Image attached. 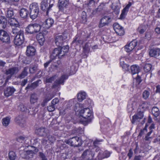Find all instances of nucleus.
I'll return each mask as SVG.
<instances>
[{
    "instance_id": "14",
    "label": "nucleus",
    "mask_w": 160,
    "mask_h": 160,
    "mask_svg": "<svg viewBox=\"0 0 160 160\" xmlns=\"http://www.w3.org/2000/svg\"><path fill=\"white\" fill-rule=\"evenodd\" d=\"M61 54L60 47L55 48L50 55V58L51 59H54L57 57L58 56L59 58H61L62 56L61 55Z\"/></svg>"
},
{
    "instance_id": "16",
    "label": "nucleus",
    "mask_w": 160,
    "mask_h": 160,
    "mask_svg": "<svg viewBox=\"0 0 160 160\" xmlns=\"http://www.w3.org/2000/svg\"><path fill=\"white\" fill-rule=\"evenodd\" d=\"M143 117V111L138 110V113L134 115L133 117L132 120V123L134 124L135 122L139 121Z\"/></svg>"
},
{
    "instance_id": "28",
    "label": "nucleus",
    "mask_w": 160,
    "mask_h": 160,
    "mask_svg": "<svg viewBox=\"0 0 160 160\" xmlns=\"http://www.w3.org/2000/svg\"><path fill=\"white\" fill-rule=\"evenodd\" d=\"M120 5L119 3H112V8L114 10V11L116 14H118L119 13L120 11Z\"/></svg>"
},
{
    "instance_id": "32",
    "label": "nucleus",
    "mask_w": 160,
    "mask_h": 160,
    "mask_svg": "<svg viewBox=\"0 0 160 160\" xmlns=\"http://www.w3.org/2000/svg\"><path fill=\"white\" fill-rule=\"evenodd\" d=\"M69 49V46L68 45H66L61 48L60 47V49L61 52V55L62 56V57L64 56L66 53L68 52Z\"/></svg>"
},
{
    "instance_id": "8",
    "label": "nucleus",
    "mask_w": 160,
    "mask_h": 160,
    "mask_svg": "<svg viewBox=\"0 0 160 160\" xmlns=\"http://www.w3.org/2000/svg\"><path fill=\"white\" fill-rule=\"evenodd\" d=\"M24 40V33L22 30L20 31L19 34H18L14 38V42L17 46L21 45Z\"/></svg>"
},
{
    "instance_id": "64",
    "label": "nucleus",
    "mask_w": 160,
    "mask_h": 160,
    "mask_svg": "<svg viewBox=\"0 0 160 160\" xmlns=\"http://www.w3.org/2000/svg\"><path fill=\"white\" fill-rule=\"evenodd\" d=\"M59 100L58 98H56L53 99L51 102L52 104L54 106L55 105L57 104L59 102Z\"/></svg>"
},
{
    "instance_id": "42",
    "label": "nucleus",
    "mask_w": 160,
    "mask_h": 160,
    "mask_svg": "<svg viewBox=\"0 0 160 160\" xmlns=\"http://www.w3.org/2000/svg\"><path fill=\"white\" fill-rule=\"evenodd\" d=\"M38 65L35 64L31 66L29 68L30 73H33L38 69Z\"/></svg>"
},
{
    "instance_id": "48",
    "label": "nucleus",
    "mask_w": 160,
    "mask_h": 160,
    "mask_svg": "<svg viewBox=\"0 0 160 160\" xmlns=\"http://www.w3.org/2000/svg\"><path fill=\"white\" fill-rule=\"evenodd\" d=\"M56 76L54 75L49 78H47L46 79V83H52L56 79Z\"/></svg>"
},
{
    "instance_id": "17",
    "label": "nucleus",
    "mask_w": 160,
    "mask_h": 160,
    "mask_svg": "<svg viewBox=\"0 0 160 160\" xmlns=\"http://www.w3.org/2000/svg\"><path fill=\"white\" fill-rule=\"evenodd\" d=\"M106 3L104 2L101 3L98 8L95 10L92 11V14L94 15L97 13L99 14V13L102 12L106 8Z\"/></svg>"
},
{
    "instance_id": "58",
    "label": "nucleus",
    "mask_w": 160,
    "mask_h": 160,
    "mask_svg": "<svg viewBox=\"0 0 160 160\" xmlns=\"http://www.w3.org/2000/svg\"><path fill=\"white\" fill-rule=\"evenodd\" d=\"M152 131V130H151V131H150V132L147 133L144 138L146 141H149L150 139L151 138L150 137V136Z\"/></svg>"
},
{
    "instance_id": "13",
    "label": "nucleus",
    "mask_w": 160,
    "mask_h": 160,
    "mask_svg": "<svg viewBox=\"0 0 160 160\" xmlns=\"http://www.w3.org/2000/svg\"><path fill=\"white\" fill-rule=\"evenodd\" d=\"M87 39H84L82 36L77 34L75 36L72 42V44H75L76 45H79L82 44Z\"/></svg>"
},
{
    "instance_id": "63",
    "label": "nucleus",
    "mask_w": 160,
    "mask_h": 160,
    "mask_svg": "<svg viewBox=\"0 0 160 160\" xmlns=\"http://www.w3.org/2000/svg\"><path fill=\"white\" fill-rule=\"evenodd\" d=\"M20 108V110L22 112L26 111L27 110L26 107L23 104H21L19 105Z\"/></svg>"
},
{
    "instance_id": "59",
    "label": "nucleus",
    "mask_w": 160,
    "mask_h": 160,
    "mask_svg": "<svg viewBox=\"0 0 160 160\" xmlns=\"http://www.w3.org/2000/svg\"><path fill=\"white\" fill-rule=\"evenodd\" d=\"M102 142V140L96 139L93 142V144L95 147H97L98 144H99L100 142Z\"/></svg>"
},
{
    "instance_id": "60",
    "label": "nucleus",
    "mask_w": 160,
    "mask_h": 160,
    "mask_svg": "<svg viewBox=\"0 0 160 160\" xmlns=\"http://www.w3.org/2000/svg\"><path fill=\"white\" fill-rule=\"evenodd\" d=\"M68 108H66L64 109L61 110L60 111V114L61 115H64L68 111Z\"/></svg>"
},
{
    "instance_id": "35",
    "label": "nucleus",
    "mask_w": 160,
    "mask_h": 160,
    "mask_svg": "<svg viewBox=\"0 0 160 160\" xmlns=\"http://www.w3.org/2000/svg\"><path fill=\"white\" fill-rule=\"evenodd\" d=\"M11 26L14 27L20 26L19 23L16 20L13 18H11L8 21Z\"/></svg>"
},
{
    "instance_id": "24",
    "label": "nucleus",
    "mask_w": 160,
    "mask_h": 160,
    "mask_svg": "<svg viewBox=\"0 0 160 160\" xmlns=\"http://www.w3.org/2000/svg\"><path fill=\"white\" fill-rule=\"evenodd\" d=\"M53 23V20L51 18H49L45 20L44 24L46 28L48 29L52 26Z\"/></svg>"
},
{
    "instance_id": "36",
    "label": "nucleus",
    "mask_w": 160,
    "mask_h": 160,
    "mask_svg": "<svg viewBox=\"0 0 160 160\" xmlns=\"http://www.w3.org/2000/svg\"><path fill=\"white\" fill-rule=\"evenodd\" d=\"M131 5V3H129L122 10V13L120 15V18H122L126 13L128 12V9Z\"/></svg>"
},
{
    "instance_id": "25",
    "label": "nucleus",
    "mask_w": 160,
    "mask_h": 160,
    "mask_svg": "<svg viewBox=\"0 0 160 160\" xmlns=\"http://www.w3.org/2000/svg\"><path fill=\"white\" fill-rule=\"evenodd\" d=\"M36 39L41 45L42 46L43 45L45 39L42 33H39L37 34Z\"/></svg>"
},
{
    "instance_id": "4",
    "label": "nucleus",
    "mask_w": 160,
    "mask_h": 160,
    "mask_svg": "<svg viewBox=\"0 0 160 160\" xmlns=\"http://www.w3.org/2000/svg\"><path fill=\"white\" fill-rule=\"evenodd\" d=\"M41 28V26L38 24H30L26 28L25 31L28 33L32 34L39 32Z\"/></svg>"
},
{
    "instance_id": "46",
    "label": "nucleus",
    "mask_w": 160,
    "mask_h": 160,
    "mask_svg": "<svg viewBox=\"0 0 160 160\" xmlns=\"http://www.w3.org/2000/svg\"><path fill=\"white\" fill-rule=\"evenodd\" d=\"M146 30L145 26L141 25L137 29V31L140 34L143 33Z\"/></svg>"
},
{
    "instance_id": "20",
    "label": "nucleus",
    "mask_w": 160,
    "mask_h": 160,
    "mask_svg": "<svg viewBox=\"0 0 160 160\" xmlns=\"http://www.w3.org/2000/svg\"><path fill=\"white\" fill-rule=\"evenodd\" d=\"M35 49L33 46H28L26 51V55L27 56H33L35 54Z\"/></svg>"
},
{
    "instance_id": "43",
    "label": "nucleus",
    "mask_w": 160,
    "mask_h": 160,
    "mask_svg": "<svg viewBox=\"0 0 160 160\" xmlns=\"http://www.w3.org/2000/svg\"><path fill=\"white\" fill-rule=\"evenodd\" d=\"M41 143L42 145L45 148H48L49 147V142L45 139H43L42 140Z\"/></svg>"
},
{
    "instance_id": "39",
    "label": "nucleus",
    "mask_w": 160,
    "mask_h": 160,
    "mask_svg": "<svg viewBox=\"0 0 160 160\" xmlns=\"http://www.w3.org/2000/svg\"><path fill=\"white\" fill-rule=\"evenodd\" d=\"M5 15L6 17L8 18H12L13 15V12L12 9L8 8L6 11Z\"/></svg>"
},
{
    "instance_id": "51",
    "label": "nucleus",
    "mask_w": 160,
    "mask_h": 160,
    "mask_svg": "<svg viewBox=\"0 0 160 160\" xmlns=\"http://www.w3.org/2000/svg\"><path fill=\"white\" fill-rule=\"evenodd\" d=\"M20 26L18 27H15L13 28L12 30V32L13 33L19 34L20 31L22 30L19 28Z\"/></svg>"
},
{
    "instance_id": "6",
    "label": "nucleus",
    "mask_w": 160,
    "mask_h": 160,
    "mask_svg": "<svg viewBox=\"0 0 160 160\" xmlns=\"http://www.w3.org/2000/svg\"><path fill=\"white\" fill-rule=\"evenodd\" d=\"M67 38V34H62V35H57L54 37L55 44L59 47H61L63 43L65 42Z\"/></svg>"
},
{
    "instance_id": "7",
    "label": "nucleus",
    "mask_w": 160,
    "mask_h": 160,
    "mask_svg": "<svg viewBox=\"0 0 160 160\" xmlns=\"http://www.w3.org/2000/svg\"><path fill=\"white\" fill-rule=\"evenodd\" d=\"M0 41L6 44H9L11 42L9 33L3 29L0 30Z\"/></svg>"
},
{
    "instance_id": "23",
    "label": "nucleus",
    "mask_w": 160,
    "mask_h": 160,
    "mask_svg": "<svg viewBox=\"0 0 160 160\" xmlns=\"http://www.w3.org/2000/svg\"><path fill=\"white\" fill-rule=\"evenodd\" d=\"M18 69L17 68L13 67L6 70L5 73L8 75H10L12 76L15 73L18 72Z\"/></svg>"
},
{
    "instance_id": "30",
    "label": "nucleus",
    "mask_w": 160,
    "mask_h": 160,
    "mask_svg": "<svg viewBox=\"0 0 160 160\" xmlns=\"http://www.w3.org/2000/svg\"><path fill=\"white\" fill-rule=\"evenodd\" d=\"M28 68L25 67L22 72L18 76L17 78L20 79L24 78L28 74Z\"/></svg>"
},
{
    "instance_id": "10",
    "label": "nucleus",
    "mask_w": 160,
    "mask_h": 160,
    "mask_svg": "<svg viewBox=\"0 0 160 160\" xmlns=\"http://www.w3.org/2000/svg\"><path fill=\"white\" fill-rule=\"evenodd\" d=\"M69 3V0H58V6L59 11H63L67 8Z\"/></svg>"
},
{
    "instance_id": "62",
    "label": "nucleus",
    "mask_w": 160,
    "mask_h": 160,
    "mask_svg": "<svg viewBox=\"0 0 160 160\" xmlns=\"http://www.w3.org/2000/svg\"><path fill=\"white\" fill-rule=\"evenodd\" d=\"M40 140L38 138H36L34 140L33 144L37 146H39Z\"/></svg>"
},
{
    "instance_id": "50",
    "label": "nucleus",
    "mask_w": 160,
    "mask_h": 160,
    "mask_svg": "<svg viewBox=\"0 0 160 160\" xmlns=\"http://www.w3.org/2000/svg\"><path fill=\"white\" fill-rule=\"evenodd\" d=\"M38 156L41 160H48L46 155L42 152H39L38 153Z\"/></svg>"
},
{
    "instance_id": "33",
    "label": "nucleus",
    "mask_w": 160,
    "mask_h": 160,
    "mask_svg": "<svg viewBox=\"0 0 160 160\" xmlns=\"http://www.w3.org/2000/svg\"><path fill=\"white\" fill-rule=\"evenodd\" d=\"M152 112L153 115L155 118L158 117L160 114V112L158 108L154 107L152 108Z\"/></svg>"
},
{
    "instance_id": "21",
    "label": "nucleus",
    "mask_w": 160,
    "mask_h": 160,
    "mask_svg": "<svg viewBox=\"0 0 160 160\" xmlns=\"http://www.w3.org/2000/svg\"><path fill=\"white\" fill-rule=\"evenodd\" d=\"M160 53L159 48H156L152 49L149 52V54L151 57H157L159 56Z\"/></svg>"
},
{
    "instance_id": "52",
    "label": "nucleus",
    "mask_w": 160,
    "mask_h": 160,
    "mask_svg": "<svg viewBox=\"0 0 160 160\" xmlns=\"http://www.w3.org/2000/svg\"><path fill=\"white\" fill-rule=\"evenodd\" d=\"M116 32L119 36H122L124 34V31L123 27H122L121 28L118 29V30Z\"/></svg>"
},
{
    "instance_id": "61",
    "label": "nucleus",
    "mask_w": 160,
    "mask_h": 160,
    "mask_svg": "<svg viewBox=\"0 0 160 160\" xmlns=\"http://www.w3.org/2000/svg\"><path fill=\"white\" fill-rule=\"evenodd\" d=\"M48 138L50 142H52L55 140V138L52 135H49L48 136Z\"/></svg>"
},
{
    "instance_id": "12",
    "label": "nucleus",
    "mask_w": 160,
    "mask_h": 160,
    "mask_svg": "<svg viewBox=\"0 0 160 160\" xmlns=\"http://www.w3.org/2000/svg\"><path fill=\"white\" fill-rule=\"evenodd\" d=\"M111 18L109 16H105L102 17L100 20L99 25V28H102L106 25H108L111 21Z\"/></svg>"
},
{
    "instance_id": "3",
    "label": "nucleus",
    "mask_w": 160,
    "mask_h": 160,
    "mask_svg": "<svg viewBox=\"0 0 160 160\" xmlns=\"http://www.w3.org/2000/svg\"><path fill=\"white\" fill-rule=\"evenodd\" d=\"M54 1L53 0H43L41 2V9L46 12V14L48 15L49 11L53 5Z\"/></svg>"
},
{
    "instance_id": "38",
    "label": "nucleus",
    "mask_w": 160,
    "mask_h": 160,
    "mask_svg": "<svg viewBox=\"0 0 160 160\" xmlns=\"http://www.w3.org/2000/svg\"><path fill=\"white\" fill-rule=\"evenodd\" d=\"M86 97V93L85 92L79 93L78 95V98L79 102H82L85 99Z\"/></svg>"
},
{
    "instance_id": "9",
    "label": "nucleus",
    "mask_w": 160,
    "mask_h": 160,
    "mask_svg": "<svg viewBox=\"0 0 160 160\" xmlns=\"http://www.w3.org/2000/svg\"><path fill=\"white\" fill-rule=\"evenodd\" d=\"M94 154L90 149L85 150L82 154L81 157L83 160H92Z\"/></svg>"
},
{
    "instance_id": "31",
    "label": "nucleus",
    "mask_w": 160,
    "mask_h": 160,
    "mask_svg": "<svg viewBox=\"0 0 160 160\" xmlns=\"http://www.w3.org/2000/svg\"><path fill=\"white\" fill-rule=\"evenodd\" d=\"M7 24V20L4 16L0 17V24L1 25L2 28L4 29L6 27Z\"/></svg>"
},
{
    "instance_id": "11",
    "label": "nucleus",
    "mask_w": 160,
    "mask_h": 160,
    "mask_svg": "<svg viewBox=\"0 0 160 160\" xmlns=\"http://www.w3.org/2000/svg\"><path fill=\"white\" fill-rule=\"evenodd\" d=\"M68 77L67 75H62L59 79L58 80H56L54 82L52 87V88H55L58 87L61 84H63L64 80L67 79L68 78Z\"/></svg>"
},
{
    "instance_id": "29",
    "label": "nucleus",
    "mask_w": 160,
    "mask_h": 160,
    "mask_svg": "<svg viewBox=\"0 0 160 160\" xmlns=\"http://www.w3.org/2000/svg\"><path fill=\"white\" fill-rule=\"evenodd\" d=\"M25 153V156H22V158H25L26 159H29L33 158L34 155V153L32 150L27 151Z\"/></svg>"
},
{
    "instance_id": "54",
    "label": "nucleus",
    "mask_w": 160,
    "mask_h": 160,
    "mask_svg": "<svg viewBox=\"0 0 160 160\" xmlns=\"http://www.w3.org/2000/svg\"><path fill=\"white\" fill-rule=\"evenodd\" d=\"M113 27L114 29L116 32L118 30V29L121 28L122 27L120 26L118 23H116L113 24Z\"/></svg>"
},
{
    "instance_id": "18",
    "label": "nucleus",
    "mask_w": 160,
    "mask_h": 160,
    "mask_svg": "<svg viewBox=\"0 0 160 160\" xmlns=\"http://www.w3.org/2000/svg\"><path fill=\"white\" fill-rule=\"evenodd\" d=\"M137 45V42L136 40H134L125 46V49L127 52L132 51Z\"/></svg>"
},
{
    "instance_id": "27",
    "label": "nucleus",
    "mask_w": 160,
    "mask_h": 160,
    "mask_svg": "<svg viewBox=\"0 0 160 160\" xmlns=\"http://www.w3.org/2000/svg\"><path fill=\"white\" fill-rule=\"evenodd\" d=\"M15 122L19 125L23 124L25 122V119L22 115H19L16 117L15 119Z\"/></svg>"
},
{
    "instance_id": "26",
    "label": "nucleus",
    "mask_w": 160,
    "mask_h": 160,
    "mask_svg": "<svg viewBox=\"0 0 160 160\" xmlns=\"http://www.w3.org/2000/svg\"><path fill=\"white\" fill-rule=\"evenodd\" d=\"M38 96L35 93L31 94L30 98V102L31 104H34L37 102L38 100Z\"/></svg>"
},
{
    "instance_id": "1",
    "label": "nucleus",
    "mask_w": 160,
    "mask_h": 160,
    "mask_svg": "<svg viewBox=\"0 0 160 160\" xmlns=\"http://www.w3.org/2000/svg\"><path fill=\"white\" fill-rule=\"evenodd\" d=\"M80 116L82 117L81 121L83 124L86 125L91 122L92 118V113L90 110L88 108H84L80 110L79 112Z\"/></svg>"
},
{
    "instance_id": "40",
    "label": "nucleus",
    "mask_w": 160,
    "mask_h": 160,
    "mask_svg": "<svg viewBox=\"0 0 160 160\" xmlns=\"http://www.w3.org/2000/svg\"><path fill=\"white\" fill-rule=\"evenodd\" d=\"M10 119L8 117L3 118L2 120V123L3 125L5 127L7 126L9 124Z\"/></svg>"
},
{
    "instance_id": "5",
    "label": "nucleus",
    "mask_w": 160,
    "mask_h": 160,
    "mask_svg": "<svg viewBox=\"0 0 160 160\" xmlns=\"http://www.w3.org/2000/svg\"><path fill=\"white\" fill-rule=\"evenodd\" d=\"M65 142L71 146L77 147L81 146L82 144V140L78 137H73L65 141Z\"/></svg>"
},
{
    "instance_id": "37",
    "label": "nucleus",
    "mask_w": 160,
    "mask_h": 160,
    "mask_svg": "<svg viewBox=\"0 0 160 160\" xmlns=\"http://www.w3.org/2000/svg\"><path fill=\"white\" fill-rule=\"evenodd\" d=\"M124 59V58H122L120 59V65L123 69H124L126 71H128V70L129 66L127 64H126L124 61H123Z\"/></svg>"
},
{
    "instance_id": "57",
    "label": "nucleus",
    "mask_w": 160,
    "mask_h": 160,
    "mask_svg": "<svg viewBox=\"0 0 160 160\" xmlns=\"http://www.w3.org/2000/svg\"><path fill=\"white\" fill-rule=\"evenodd\" d=\"M47 109L49 112H52L55 110V106L54 105L52 104L51 105L47 107Z\"/></svg>"
},
{
    "instance_id": "49",
    "label": "nucleus",
    "mask_w": 160,
    "mask_h": 160,
    "mask_svg": "<svg viewBox=\"0 0 160 160\" xmlns=\"http://www.w3.org/2000/svg\"><path fill=\"white\" fill-rule=\"evenodd\" d=\"M62 63L61 61L59 60H58L57 62H54L53 64V66L56 69H57L60 68L61 66Z\"/></svg>"
},
{
    "instance_id": "34",
    "label": "nucleus",
    "mask_w": 160,
    "mask_h": 160,
    "mask_svg": "<svg viewBox=\"0 0 160 160\" xmlns=\"http://www.w3.org/2000/svg\"><path fill=\"white\" fill-rule=\"evenodd\" d=\"M131 73L132 75L138 73L139 71V67L136 65H132L131 67Z\"/></svg>"
},
{
    "instance_id": "55",
    "label": "nucleus",
    "mask_w": 160,
    "mask_h": 160,
    "mask_svg": "<svg viewBox=\"0 0 160 160\" xmlns=\"http://www.w3.org/2000/svg\"><path fill=\"white\" fill-rule=\"evenodd\" d=\"M41 82H42L41 80L39 79L36 81H35L32 83L34 89L38 87L39 86V84L41 83Z\"/></svg>"
},
{
    "instance_id": "19",
    "label": "nucleus",
    "mask_w": 160,
    "mask_h": 160,
    "mask_svg": "<svg viewBox=\"0 0 160 160\" xmlns=\"http://www.w3.org/2000/svg\"><path fill=\"white\" fill-rule=\"evenodd\" d=\"M48 132V130L44 128H40L36 130L35 133L40 136H46Z\"/></svg>"
},
{
    "instance_id": "47",
    "label": "nucleus",
    "mask_w": 160,
    "mask_h": 160,
    "mask_svg": "<svg viewBox=\"0 0 160 160\" xmlns=\"http://www.w3.org/2000/svg\"><path fill=\"white\" fill-rule=\"evenodd\" d=\"M152 68V65L150 64H147L144 67V70L146 72H148L150 71Z\"/></svg>"
},
{
    "instance_id": "53",
    "label": "nucleus",
    "mask_w": 160,
    "mask_h": 160,
    "mask_svg": "<svg viewBox=\"0 0 160 160\" xmlns=\"http://www.w3.org/2000/svg\"><path fill=\"white\" fill-rule=\"evenodd\" d=\"M150 95V93L149 91L147 90H145L143 93V97L145 99H147Z\"/></svg>"
},
{
    "instance_id": "45",
    "label": "nucleus",
    "mask_w": 160,
    "mask_h": 160,
    "mask_svg": "<svg viewBox=\"0 0 160 160\" xmlns=\"http://www.w3.org/2000/svg\"><path fill=\"white\" fill-rule=\"evenodd\" d=\"M81 18L82 19V23H85L87 21V15L86 12L83 11L82 12Z\"/></svg>"
},
{
    "instance_id": "56",
    "label": "nucleus",
    "mask_w": 160,
    "mask_h": 160,
    "mask_svg": "<svg viewBox=\"0 0 160 160\" xmlns=\"http://www.w3.org/2000/svg\"><path fill=\"white\" fill-rule=\"evenodd\" d=\"M25 90L28 91V90H32L34 89L32 83L28 84L25 88Z\"/></svg>"
},
{
    "instance_id": "2",
    "label": "nucleus",
    "mask_w": 160,
    "mask_h": 160,
    "mask_svg": "<svg viewBox=\"0 0 160 160\" xmlns=\"http://www.w3.org/2000/svg\"><path fill=\"white\" fill-rule=\"evenodd\" d=\"M29 9L30 18L34 20L37 17L39 12V9L38 4L35 2L30 4Z\"/></svg>"
},
{
    "instance_id": "44",
    "label": "nucleus",
    "mask_w": 160,
    "mask_h": 160,
    "mask_svg": "<svg viewBox=\"0 0 160 160\" xmlns=\"http://www.w3.org/2000/svg\"><path fill=\"white\" fill-rule=\"evenodd\" d=\"M9 158L10 160H15L16 157V155L14 152H10L8 154Z\"/></svg>"
},
{
    "instance_id": "15",
    "label": "nucleus",
    "mask_w": 160,
    "mask_h": 160,
    "mask_svg": "<svg viewBox=\"0 0 160 160\" xmlns=\"http://www.w3.org/2000/svg\"><path fill=\"white\" fill-rule=\"evenodd\" d=\"M16 89L13 87H8L4 90V94L6 97L12 96L15 91Z\"/></svg>"
},
{
    "instance_id": "41",
    "label": "nucleus",
    "mask_w": 160,
    "mask_h": 160,
    "mask_svg": "<svg viewBox=\"0 0 160 160\" xmlns=\"http://www.w3.org/2000/svg\"><path fill=\"white\" fill-rule=\"evenodd\" d=\"M28 113L31 115H35L38 112V108L35 107L30 108L28 109Z\"/></svg>"
},
{
    "instance_id": "22",
    "label": "nucleus",
    "mask_w": 160,
    "mask_h": 160,
    "mask_svg": "<svg viewBox=\"0 0 160 160\" xmlns=\"http://www.w3.org/2000/svg\"><path fill=\"white\" fill-rule=\"evenodd\" d=\"M19 14L22 18L24 19L27 18L28 16V11L26 8H22L19 11Z\"/></svg>"
}]
</instances>
